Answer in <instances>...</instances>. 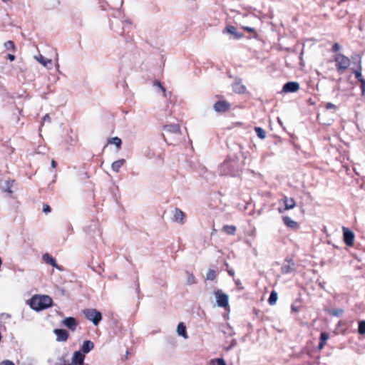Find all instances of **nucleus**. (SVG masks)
<instances>
[{
	"label": "nucleus",
	"instance_id": "nucleus-1",
	"mask_svg": "<svg viewBox=\"0 0 365 365\" xmlns=\"http://www.w3.org/2000/svg\"><path fill=\"white\" fill-rule=\"evenodd\" d=\"M243 165L240 158L235 155H229L219 167L221 175L229 177H238L242 172Z\"/></svg>",
	"mask_w": 365,
	"mask_h": 365
},
{
	"label": "nucleus",
	"instance_id": "nucleus-2",
	"mask_svg": "<svg viewBox=\"0 0 365 365\" xmlns=\"http://www.w3.org/2000/svg\"><path fill=\"white\" fill-rule=\"evenodd\" d=\"M53 300L48 295H34L29 300L27 304L34 311L39 312L51 307Z\"/></svg>",
	"mask_w": 365,
	"mask_h": 365
},
{
	"label": "nucleus",
	"instance_id": "nucleus-3",
	"mask_svg": "<svg viewBox=\"0 0 365 365\" xmlns=\"http://www.w3.org/2000/svg\"><path fill=\"white\" fill-rule=\"evenodd\" d=\"M110 29L120 36H125V33H130L132 29V24L130 20L122 21L115 18L110 22Z\"/></svg>",
	"mask_w": 365,
	"mask_h": 365
},
{
	"label": "nucleus",
	"instance_id": "nucleus-4",
	"mask_svg": "<svg viewBox=\"0 0 365 365\" xmlns=\"http://www.w3.org/2000/svg\"><path fill=\"white\" fill-rule=\"evenodd\" d=\"M336 68L339 73H342L350 66V60L342 53H336L334 56Z\"/></svg>",
	"mask_w": 365,
	"mask_h": 365
},
{
	"label": "nucleus",
	"instance_id": "nucleus-5",
	"mask_svg": "<svg viewBox=\"0 0 365 365\" xmlns=\"http://www.w3.org/2000/svg\"><path fill=\"white\" fill-rule=\"evenodd\" d=\"M217 304L223 308H226L229 305V297L227 294L222 292L221 289H217L215 292Z\"/></svg>",
	"mask_w": 365,
	"mask_h": 365
},
{
	"label": "nucleus",
	"instance_id": "nucleus-6",
	"mask_svg": "<svg viewBox=\"0 0 365 365\" xmlns=\"http://www.w3.org/2000/svg\"><path fill=\"white\" fill-rule=\"evenodd\" d=\"M343 240L346 245L351 247L354 242V233L349 228L343 227Z\"/></svg>",
	"mask_w": 365,
	"mask_h": 365
},
{
	"label": "nucleus",
	"instance_id": "nucleus-7",
	"mask_svg": "<svg viewBox=\"0 0 365 365\" xmlns=\"http://www.w3.org/2000/svg\"><path fill=\"white\" fill-rule=\"evenodd\" d=\"M296 269L295 263L291 258H286L284 262L281 267V272L283 274H290L294 272Z\"/></svg>",
	"mask_w": 365,
	"mask_h": 365
},
{
	"label": "nucleus",
	"instance_id": "nucleus-8",
	"mask_svg": "<svg viewBox=\"0 0 365 365\" xmlns=\"http://www.w3.org/2000/svg\"><path fill=\"white\" fill-rule=\"evenodd\" d=\"M43 261L51 265L52 267L57 269L59 271H63V267L61 265L57 264L56 259L49 253H45L42 255Z\"/></svg>",
	"mask_w": 365,
	"mask_h": 365
},
{
	"label": "nucleus",
	"instance_id": "nucleus-9",
	"mask_svg": "<svg viewBox=\"0 0 365 365\" xmlns=\"http://www.w3.org/2000/svg\"><path fill=\"white\" fill-rule=\"evenodd\" d=\"M83 314L86 319H102V314L96 309H86Z\"/></svg>",
	"mask_w": 365,
	"mask_h": 365
},
{
	"label": "nucleus",
	"instance_id": "nucleus-10",
	"mask_svg": "<svg viewBox=\"0 0 365 365\" xmlns=\"http://www.w3.org/2000/svg\"><path fill=\"white\" fill-rule=\"evenodd\" d=\"M213 109L216 113H225L230 109V104L226 101H218L213 105Z\"/></svg>",
	"mask_w": 365,
	"mask_h": 365
},
{
	"label": "nucleus",
	"instance_id": "nucleus-11",
	"mask_svg": "<svg viewBox=\"0 0 365 365\" xmlns=\"http://www.w3.org/2000/svg\"><path fill=\"white\" fill-rule=\"evenodd\" d=\"M299 83L297 81H288L283 85L282 92L295 93L299 90Z\"/></svg>",
	"mask_w": 365,
	"mask_h": 365
},
{
	"label": "nucleus",
	"instance_id": "nucleus-12",
	"mask_svg": "<svg viewBox=\"0 0 365 365\" xmlns=\"http://www.w3.org/2000/svg\"><path fill=\"white\" fill-rule=\"evenodd\" d=\"M185 213L179 208H175L173 211V221L180 225L185 224Z\"/></svg>",
	"mask_w": 365,
	"mask_h": 365
},
{
	"label": "nucleus",
	"instance_id": "nucleus-13",
	"mask_svg": "<svg viewBox=\"0 0 365 365\" xmlns=\"http://www.w3.org/2000/svg\"><path fill=\"white\" fill-rule=\"evenodd\" d=\"M53 333L56 336L57 341H66L69 336L68 331L63 329H54Z\"/></svg>",
	"mask_w": 365,
	"mask_h": 365
},
{
	"label": "nucleus",
	"instance_id": "nucleus-14",
	"mask_svg": "<svg viewBox=\"0 0 365 365\" xmlns=\"http://www.w3.org/2000/svg\"><path fill=\"white\" fill-rule=\"evenodd\" d=\"M232 90L235 93L238 94H243L247 91V88L242 83L241 79L236 80L232 83Z\"/></svg>",
	"mask_w": 365,
	"mask_h": 365
},
{
	"label": "nucleus",
	"instance_id": "nucleus-15",
	"mask_svg": "<svg viewBox=\"0 0 365 365\" xmlns=\"http://www.w3.org/2000/svg\"><path fill=\"white\" fill-rule=\"evenodd\" d=\"M15 182L14 180L9 179L5 181L4 184L1 185V190L4 192H6L7 195L10 197H11V195L13 193V190H11V187H13L14 183Z\"/></svg>",
	"mask_w": 365,
	"mask_h": 365
},
{
	"label": "nucleus",
	"instance_id": "nucleus-16",
	"mask_svg": "<svg viewBox=\"0 0 365 365\" xmlns=\"http://www.w3.org/2000/svg\"><path fill=\"white\" fill-rule=\"evenodd\" d=\"M282 221L287 227L291 229L297 230L299 227V224L289 216H283Z\"/></svg>",
	"mask_w": 365,
	"mask_h": 365
},
{
	"label": "nucleus",
	"instance_id": "nucleus-17",
	"mask_svg": "<svg viewBox=\"0 0 365 365\" xmlns=\"http://www.w3.org/2000/svg\"><path fill=\"white\" fill-rule=\"evenodd\" d=\"M223 34L228 33L234 36L235 38L239 39L243 36L242 34L238 33L237 31V28L234 26H226L223 31Z\"/></svg>",
	"mask_w": 365,
	"mask_h": 365
},
{
	"label": "nucleus",
	"instance_id": "nucleus-18",
	"mask_svg": "<svg viewBox=\"0 0 365 365\" xmlns=\"http://www.w3.org/2000/svg\"><path fill=\"white\" fill-rule=\"evenodd\" d=\"M358 61H357V68L356 70L353 71V73L355 76V78L360 82L361 81L364 80V78L362 76L361 71V58L360 56H357Z\"/></svg>",
	"mask_w": 365,
	"mask_h": 365
},
{
	"label": "nucleus",
	"instance_id": "nucleus-19",
	"mask_svg": "<svg viewBox=\"0 0 365 365\" xmlns=\"http://www.w3.org/2000/svg\"><path fill=\"white\" fill-rule=\"evenodd\" d=\"M84 359L85 354L81 351H76L73 353L71 362L74 364H80L84 362Z\"/></svg>",
	"mask_w": 365,
	"mask_h": 365
},
{
	"label": "nucleus",
	"instance_id": "nucleus-20",
	"mask_svg": "<svg viewBox=\"0 0 365 365\" xmlns=\"http://www.w3.org/2000/svg\"><path fill=\"white\" fill-rule=\"evenodd\" d=\"M163 130L170 133H180V128L178 124H168L163 126Z\"/></svg>",
	"mask_w": 365,
	"mask_h": 365
},
{
	"label": "nucleus",
	"instance_id": "nucleus-21",
	"mask_svg": "<svg viewBox=\"0 0 365 365\" xmlns=\"http://www.w3.org/2000/svg\"><path fill=\"white\" fill-rule=\"evenodd\" d=\"M177 333L178 336H182L185 339L188 338V335L187 333V327L186 325L183 322H180L177 327Z\"/></svg>",
	"mask_w": 365,
	"mask_h": 365
},
{
	"label": "nucleus",
	"instance_id": "nucleus-22",
	"mask_svg": "<svg viewBox=\"0 0 365 365\" xmlns=\"http://www.w3.org/2000/svg\"><path fill=\"white\" fill-rule=\"evenodd\" d=\"M324 312L327 313L330 317H340L344 314L343 309H330L326 308L324 309Z\"/></svg>",
	"mask_w": 365,
	"mask_h": 365
},
{
	"label": "nucleus",
	"instance_id": "nucleus-23",
	"mask_svg": "<svg viewBox=\"0 0 365 365\" xmlns=\"http://www.w3.org/2000/svg\"><path fill=\"white\" fill-rule=\"evenodd\" d=\"M93 347L94 344L91 341H84L81 346V352L83 353L84 354H88L93 349Z\"/></svg>",
	"mask_w": 365,
	"mask_h": 365
},
{
	"label": "nucleus",
	"instance_id": "nucleus-24",
	"mask_svg": "<svg viewBox=\"0 0 365 365\" xmlns=\"http://www.w3.org/2000/svg\"><path fill=\"white\" fill-rule=\"evenodd\" d=\"M284 210H288L295 207V201L292 197H284Z\"/></svg>",
	"mask_w": 365,
	"mask_h": 365
},
{
	"label": "nucleus",
	"instance_id": "nucleus-25",
	"mask_svg": "<svg viewBox=\"0 0 365 365\" xmlns=\"http://www.w3.org/2000/svg\"><path fill=\"white\" fill-rule=\"evenodd\" d=\"M153 86L156 88L158 92H162L164 97L167 96L166 89L160 81L155 80L153 83Z\"/></svg>",
	"mask_w": 365,
	"mask_h": 365
},
{
	"label": "nucleus",
	"instance_id": "nucleus-26",
	"mask_svg": "<svg viewBox=\"0 0 365 365\" xmlns=\"http://www.w3.org/2000/svg\"><path fill=\"white\" fill-rule=\"evenodd\" d=\"M125 163V159H120L114 161L111 165L112 170L118 173L120 168Z\"/></svg>",
	"mask_w": 365,
	"mask_h": 365
},
{
	"label": "nucleus",
	"instance_id": "nucleus-27",
	"mask_svg": "<svg viewBox=\"0 0 365 365\" xmlns=\"http://www.w3.org/2000/svg\"><path fill=\"white\" fill-rule=\"evenodd\" d=\"M222 230L227 235H235L237 228L235 225H224Z\"/></svg>",
	"mask_w": 365,
	"mask_h": 365
},
{
	"label": "nucleus",
	"instance_id": "nucleus-28",
	"mask_svg": "<svg viewBox=\"0 0 365 365\" xmlns=\"http://www.w3.org/2000/svg\"><path fill=\"white\" fill-rule=\"evenodd\" d=\"M302 302L299 299H297L291 306L292 313L298 312L302 309Z\"/></svg>",
	"mask_w": 365,
	"mask_h": 365
},
{
	"label": "nucleus",
	"instance_id": "nucleus-29",
	"mask_svg": "<svg viewBox=\"0 0 365 365\" xmlns=\"http://www.w3.org/2000/svg\"><path fill=\"white\" fill-rule=\"evenodd\" d=\"M108 143L114 144L117 148H120L122 145V140L118 137L110 138L108 140Z\"/></svg>",
	"mask_w": 365,
	"mask_h": 365
},
{
	"label": "nucleus",
	"instance_id": "nucleus-30",
	"mask_svg": "<svg viewBox=\"0 0 365 365\" xmlns=\"http://www.w3.org/2000/svg\"><path fill=\"white\" fill-rule=\"evenodd\" d=\"M4 46L5 49L7 51H16V46L13 41L9 40V41H6L4 44Z\"/></svg>",
	"mask_w": 365,
	"mask_h": 365
},
{
	"label": "nucleus",
	"instance_id": "nucleus-31",
	"mask_svg": "<svg viewBox=\"0 0 365 365\" xmlns=\"http://www.w3.org/2000/svg\"><path fill=\"white\" fill-rule=\"evenodd\" d=\"M255 131L257 135V137L260 139H264L266 137V132L265 130L262 128L261 127H255Z\"/></svg>",
	"mask_w": 365,
	"mask_h": 365
},
{
	"label": "nucleus",
	"instance_id": "nucleus-32",
	"mask_svg": "<svg viewBox=\"0 0 365 365\" xmlns=\"http://www.w3.org/2000/svg\"><path fill=\"white\" fill-rule=\"evenodd\" d=\"M277 293L275 291H272L268 298V303L270 305H273L277 302Z\"/></svg>",
	"mask_w": 365,
	"mask_h": 365
},
{
	"label": "nucleus",
	"instance_id": "nucleus-33",
	"mask_svg": "<svg viewBox=\"0 0 365 365\" xmlns=\"http://www.w3.org/2000/svg\"><path fill=\"white\" fill-rule=\"evenodd\" d=\"M63 324L71 330H75L77 327V321H62Z\"/></svg>",
	"mask_w": 365,
	"mask_h": 365
},
{
	"label": "nucleus",
	"instance_id": "nucleus-34",
	"mask_svg": "<svg viewBox=\"0 0 365 365\" xmlns=\"http://www.w3.org/2000/svg\"><path fill=\"white\" fill-rule=\"evenodd\" d=\"M186 273L187 274L186 284L187 285H192V284H196L197 279H196L195 277L192 273H190L188 272H186Z\"/></svg>",
	"mask_w": 365,
	"mask_h": 365
},
{
	"label": "nucleus",
	"instance_id": "nucleus-35",
	"mask_svg": "<svg viewBox=\"0 0 365 365\" xmlns=\"http://www.w3.org/2000/svg\"><path fill=\"white\" fill-rule=\"evenodd\" d=\"M216 276L215 270L210 269L206 274V280L213 281L216 278Z\"/></svg>",
	"mask_w": 365,
	"mask_h": 365
},
{
	"label": "nucleus",
	"instance_id": "nucleus-36",
	"mask_svg": "<svg viewBox=\"0 0 365 365\" xmlns=\"http://www.w3.org/2000/svg\"><path fill=\"white\" fill-rule=\"evenodd\" d=\"M230 329H231V327L228 323L226 322V323L222 324V331L225 334L231 335L232 333Z\"/></svg>",
	"mask_w": 365,
	"mask_h": 365
},
{
	"label": "nucleus",
	"instance_id": "nucleus-37",
	"mask_svg": "<svg viewBox=\"0 0 365 365\" xmlns=\"http://www.w3.org/2000/svg\"><path fill=\"white\" fill-rule=\"evenodd\" d=\"M39 63H41L44 66H48V64L51 65L52 61L51 59L46 58L45 57L41 56L39 58H38Z\"/></svg>",
	"mask_w": 365,
	"mask_h": 365
},
{
	"label": "nucleus",
	"instance_id": "nucleus-38",
	"mask_svg": "<svg viewBox=\"0 0 365 365\" xmlns=\"http://www.w3.org/2000/svg\"><path fill=\"white\" fill-rule=\"evenodd\" d=\"M358 332L360 334H365V321H359Z\"/></svg>",
	"mask_w": 365,
	"mask_h": 365
},
{
	"label": "nucleus",
	"instance_id": "nucleus-39",
	"mask_svg": "<svg viewBox=\"0 0 365 365\" xmlns=\"http://www.w3.org/2000/svg\"><path fill=\"white\" fill-rule=\"evenodd\" d=\"M212 365H227V364L223 359L217 358L212 361Z\"/></svg>",
	"mask_w": 365,
	"mask_h": 365
},
{
	"label": "nucleus",
	"instance_id": "nucleus-40",
	"mask_svg": "<svg viewBox=\"0 0 365 365\" xmlns=\"http://www.w3.org/2000/svg\"><path fill=\"white\" fill-rule=\"evenodd\" d=\"M329 334H327V332H322L320 334V338H319V340L322 341V342H325L327 341V339H329Z\"/></svg>",
	"mask_w": 365,
	"mask_h": 365
},
{
	"label": "nucleus",
	"instance_id": "nucleus-41",
	"mask_svg": "<svg viewBox=\"0 0 365 365\" xmlns=\"http://www.w3.org/2000/svg\"><path fill=\"white\" fill-rule=\"evenodd\" d=\"M341 50V46L338 43H334L331 47V51L336 53Z\"/></svg>",
	"mask_w": 365,
	"mask_h": 365
},
{
	"label": "nucleus",
	"instance_id": "nucleus-42",
	"mask_svg": "<svg viewBox=\"0 0 365 365\" xmlns=\"http://www.w3.org/2000/svg\"><path fill=\"white\" fill-rule=\"evenodd\" d=\"M51 212V207L48 205H43V212H44L45 214H48V213H50Z\"/></svg>",
	"mask_w": 365,
	"mask_h": 365
},
{
	"label": "nucleus",
	"instance_id": "nucleus-43",
	"mask_svg": "<svg viewBox=\"0 0 365 365\" xmlns=\"http://www.w3.org/2000/svg\"><path fill=\"white\" fill-rule=\"evenodd\" d=\"M242 29L245 30V31H247L248 32H250V33H253L255 34V35H257L256 32H255V29L252 27H250V26H243Z\"/></svg>",
	"mask_w": 365,
	"mask_h": 365
},
{
	"label": "nucleus",
	"instance_id": "nucleus-44",
	"mask_svg": "<svg viewBox=\"0 0 365 365\" xmlns=\"http://www.w3.org/2000/svg\"><path fill=\"white\" fill-rule=\"evenodd\" d=\"M360 88L361 90V94L365 93V79L360 81Z\"/></svg>",
	"mask_w": 365,
	"mask_h": 365
},
{
	"label": "nucleus",
	"instance_id": "nucleus-45",
	"mask_svg": "<svg viewBox=\"0 0 365 365\" xmlns=\"http://www.w3.org/2000/svg\"><path fill=\"white\" fill-rule=\"evenodd\" d=\"M325 108H326V109L329 110V109H332V108H336V106L334 104H333L332 103H327L325 106Z\"/></svg>",
	"mask_w": 365,
	"mask_h": 365
},
{
	"label": "nucleus",
	"instance_id": "nucleus-46",
	"mask_svg": "<svg viewBox=\"0 0 365 365\" xmlns=\"http://www.w3.org/2000/svg\"><path fill=\"white\" fill-rule=\"evenodd\" d=\"M1 365H14V363L10 360H4L1 362Z\"/></svg>",
	"mask_w": 365,
	"mask_h": 365
},
{
	"label": "nucleus",
	"instance_id": "nucleus-47",
	"mask_svg": "<svg viewBox=\"0 0 365 365\" xmlns=\"http://www.w3.org/2000/svg\"><path fill=\"white\" fill-rule=\"evenodd\" d=\"M7 58L10 61H13L15 60L16 57L14 54H11V53H9L8 56H7Z\"/></svg>",
	"mask_w": 365,
	"mask_h": 365
},
{
	"label": "nucleus",
	"instance_id": "nucleus-48",
	"mask_svg": "<svg viewBox=\"0 0 365 365\" xmlns=\"http://www.w3.org/2000/svg\"><path fill=\"white\" fill-rule=\"evenodd\" d=\"M43 122H45V121H49L51 120V118H50V116L48 114H46L43 116V119H42Z\"/></svg>",
	"mask_w": 365,
	"mask_h": 365
},
{
	"label": "nucleus",
	"instance_id": "nucleus-49",
	"mask_svg": "<svg viewBox=\"0 0 365 365\" xmlns=\"http://www.w3.org/2000/svg\"><path fill=\"white\" fill-rule=\"evenodd\" d=\"M51 168H56V166H57V163L56 160H52L51 162Z\"/></svg>",
	"mask_w": 365,
	"mask_h": 365
},
{
	"label": "nucleus",
	"instance_id": "nucleus-50",
	"mask_svg": "<svg viewBox=\"0 0 365 365\" xmlns=\"http://www.w3.org/2000/svg\"><path fill=\"white\" fill-rule=\"evenodd\" d=\"M324 344H325V342H322V341H320L318 344V349H322L324 347Z\"/></svg>",
	"mask_w": 365,
	"mask_h": 365
},
{
	"label": "nucleus",
	"instance_id": "nucleus-51",
	"mask_svg": "<svg viewBox=\"0 0 365 365\" xmlns=\"http://www.w3.org/2000/svg\"><path fill=\"white\" fill-rule=\"evenodd\" d=\"M136 292L139 294V293H140V285H139L138 282H137V284H136Z\"/></svg>",
	"mask_w": 365,
	"mask_h": 365
},
{
	"label": "nucleus",
	"instance_id": "nucleus-52",
	"mask_svg": "<svg viewBox=\"0 0 365 365\" xmlns=\"http://www.w3.org/2000/svg\"><path fill=\"white\" fill-rule=\"evenodd\" d=\"M228 274L230 275V276H234L235 274V272L233 270H229L228 271Z\"/></svg>",
	"mask_w": 365,
	"mask_h": 365
},
{
	"label": "nucleus",
	"instance_id": "nucleus-53",
	"mask_svg": "<svg viewBox=\"0 0 365 365\" xmlns=\"http://www.w3.org/2000/svg\"><path fill=\"white\" fill-rule=\"evenodd\" d=\"M101 321H92L93 324L95 325V326H98L99 324Z\"/></svg>",
	"mask_w": 365,
	"mask_h": 365
},
{
	"label": "nucleus",
	"instance_id": "nucleus-54",
	"mask_svg": "<svg viewBox=\"0 0 365 365\" xmlns=\"http://www.w3.org/2000/svg\"><path fill=\"white\" fill-rule=\"evenodd\" d=\"M63 319H76L73 317H66L63 318Z\"/></svg>",
	"mask_w": 365,
	"mask_h": 365
},
{
	"label": "nucleus",
	"instance_id": "nucleus-55",
	"mask_svg": "<svg viewBox=\"0 0 365 365\" xmlns=\"http://www.w3.org/2000/svg\"><path fill=\"white\" fill-rule=\"evenodd\" d=\"M91 268L93 269V270H94L95 272H98L100 274V271L98 270L96 268H95L94 267H91Z\"/></svg>",
	"mask_w": 365,
	"mask_h": 365
},
{
	"label": "nucleus",
	"instance_id": "nucleus-56",
	"mask_svg": "<svg viewBox=\"0 0 365 365\" xmlns=\"http://www.w3.org/2000/svg\"><path fill=\"white\" fill-rule=\"evenodd\" d=\"M1 317H4V316H6V317H10V315H9V314H4V313H2V314H1Z\"/></svg>",
	"mask_w": 365,
	"mask_h": 365
},
{
	"label": "nucleus",
	"instance_id": "nucleus-57",
	"mask_svg": "<svg viewBox=\"0 0 365 365\" xmlns=\"http://www.w3.org/2000/svg\"><path fill=\"white\" fill-rule=\"evenodd\" d=\"M237 288H238L239 289H243V287H242V285H241V284H237Z\"/></svg>",
	"mask_w": 365,
	"mask_h": 365
},
{
	"label": "nucleus",
	"instance_id": "nucleus-58",
	"mask_svg": "<svg viewBox=\"0 0 365 365\" xmlns=\"http://www.w3.org/2000/svg\"><path fill=\"white\" fill-rule=\"evenodd\" d=\"M16 109L18 110L19 114L21 115L22 110H20L19 108H16Z\"/></svg>",
	"mask_w": 365,
	"mask_h": 365
},
{
	"label": "nucleus",
	"instance_id": "nucleus-59",
	"mask_svg": "<svg viewBox=\"0 0 365 365\" xmlns=\"http://www.w3.org/2000/svg\"><path fill=\"white\" fill-rule=\"evenodd\" d=\"M98 269H102V270L103 269V268H101V265L100 264L98 265Z\"/></svg>",
	"mask_w": 365,
	"mask_h": 365
},
{
	"label": "nucleus",
	"instance_id": "nucleus-60",
	"mask_svg": "<svg viewBox=\"0 0 365 365\" xmlns=\"http://www.w3.org/2000/svg\"><path fill=\"white\" fill-rule=\"evenodd\" d=\"M130 38V37H125V40L128 41L129 39Z\"/></svg>",
	"mask_w": 365,
	"mask_h": 365
},
{
	"label": "nucleus",
	"instance_id": "nucleus-61",
	"mask_svg": "<svg viewBox=\"0 0 365 365\" xmlns=\"http://www.w3.org/2000/svg\"><path fill=\"white\" fill-rule=\"evenodd\" d=\"M19 119H20V118H19V117L18 116V117H17V119H16V122H17V123L19 121Z\"/></svg>",
	"mask_w": 365,
	"mask_h": 365
},
{
	"label": "nucleus",
	"instance_id": "nucleus-62",
	"mask_svg": "<svg viewBox=\"0 0 365 365\" xmlns=\"http://www.w3.org/2000/svg\"><path fill=\"white\" fill-rule=\"evenodd\" d=\"M232 345H230V346L227 349V350L230 349Z\"/></svg>",
	"mask_w": 365,
	"mask_h": 365
},
{
	"label": "nucleus",
	"instance_id": "nucleus-63",
	"mask_svg": "<svg viewBox=\"0 0 365 365\" xmlns=\"http://www.w3.org/2000/svg\"><path fill=\"white\" fill-rule=\"evenodd\" d=\"M78 365H87V364H84V362H83L82 364H80Z\"/></svg>",
	"mask_w": 365,
	"mask_h": 365
},
{
	"label": "nucleus",
	"instance_id": "nucleus-64",
	"mask_svg": "<svg viewBox=\"0 0 365 365\" xmlns=\"http://www.w3.org/2000/svg\"><path fill=\"white\" fill-rule=\"evenodd\" d=\"M279 212H282V210L280 208H279Z\"/></svg>",
	"mask_w": 365,
	"mask_h": 365
}]
</instances>
